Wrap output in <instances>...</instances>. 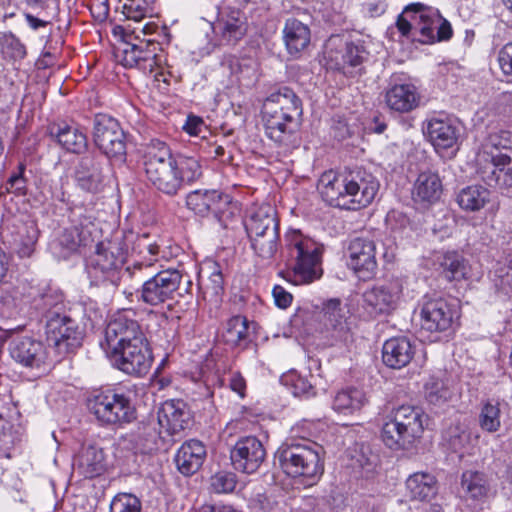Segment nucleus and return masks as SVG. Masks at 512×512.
<instances>
[{"label": "nucleus", "instance_id": "f257e3e1", "mask_svg": "<svg viewBox=\"0 0 512 512\" xmlns=\"http://www.w3.org/2000/svg\"><path fill=\"white\" fill-rule=\"evenodd\" d=\"M141 164L149 183L158 192L174 197L202 177V166L193 156H173L166 143L152 140L144 148Z\"/></svg>", "mask_w": 512, "mask_h": 512}, {"label": "nucleus", "instance_id": "f03ea898", "mask_svg": "<svg viewBox=\"0 0 512 512\" xmlns=\"http://www.w3.org/2000/svg\"><path fill=\"white\" fill-rule=\"evenodd\" d=\"M323 200L330 206L358 210L375 198L379 182L365 169L356 168L342 174L324 172L317 186Z\"/></svg>", "mask_w": 512, "mask_h": 512}, {"label": "nucleus", "instance_id": "7ed1b4c3", "mask_svg": "<svg viewBox=\"0 0 512 512\" xmlns=\"http://www.w3.org/2000/svg\"><path fill=\"white\" fill-rule=\"evenodd\" d=\"M262 114L268 138L286 149L298 145L296 135L302 121L300 97L288 86L270 93L263 102Z\"/></svg>", "mask_w": 512, "mask_h": 512}, {"label": "nucleus", "instance_id": "20e7f679", "mask_svg": "<svg viewBox=\"0 0 512 512\" xmlns=\"http://www.w3.org/2000/svg\"><path fill=\"white\" fill-rule=\"evenodd\" d=\"M124 277L132 284L125 289L127 298L134 295L139 301L150 306H158L173 299L179 289L182 274L177 269L158 270L154 263L135 261L132 266L124 269Z\"/></svg>", "mask_w": 512, "mask_h": 512}, {"label": "nucleus", "instance_id": "39448f33", "mask_svg": "<svg viewBox=\"0 0 512 512\" xmlns=\"http://www.w3.org/2000/svg\"><path fill=\"white\" fill-rule=\"evenodd\" d=\"M275 457L287 476L305 486L315 485L324 473L323 448L308 439H287Z\"/></svg>", "mask_w": 512, "mask_h": 512}, {"label": "nucleus", "instance_id": "423d86ee", "mask_svg": "<svg viewBox=\"0 0 512 512\" xmlns=\"http://www.w3.org/2000/svg\"><path fill=\"white\" fill-rule=\"evenodd\" d=\"M398 31L412 41L432 44L452 37L451 24L435 8L423 3H412L405 7L396 21Z\"/></svg>", "mask_w": 512, "mask_h": 512}, {"label": "nucleus", "instance_id": "0eeeda50", "mask_svg": "<svg viewBox=\"0 0 512 512\" xmlns=\"http://www.w3.org/2000/svg\"><path fill=\"white\" fill-rule=\"evenodd\" d=\"M398 31L412 41L432 44L452 37L451 24L435 8L423 3H412L405 7L396 21Z\"/></svg>", "mask_w": 512, "mask_h": 512}, {"label": "nucleus", "instance_id": "6e6552de", "mask_svg": "<svg viewBox=\"0 0 512 512\" xmlns=\"http://www.w3.org/2000/svg\"><path fill=\"white\" fill-rule=\"evenodd\" d=\"M429 417L421 407L400 405L391 411L382 428V440L390 449H410L422 437Z\"/></svg>", "mask_w": 512, "mask_h": 512}, {"label": "nucleus", "instance_id": "1a4fd4ad", "mask_svg": "<svg viewBox=\"0 0 512 512\" xmlns=\"http://www.w3.org/2000/svg\"><path fill=\"white\" fill-rule=\"evenodd\" d=\"M287 247L295 260V283H311L322 276V244L294 231L287 236Z\"/></svg>", "mask_w": 512, "mask_h": 512}, {"label": "nucleus", "instance_id": "9d476101", "mask_svg": "<svg viewBox=\"0 0 512 512\" xmlns=\"http://www.w3.org/2000/svg\"><path fill=\"white\" fill-rule=\"evenodd\" d=\"M87 406L101 426L121 427L136 419V409L125 393H98L88 399Z\"/></svg>", "mask_w": 512, "mask_h": 512}, {"label": "nucleus", "instance_id": "9b49d317", "mask_svg": "<svg viewBox=\"0 0 512 512\" xmlns=\"http://www.w3.org/2000/svg\"><path fill=\"white\" fill-rule=\"evenodd\" d=\"M368 51L360 42L345 41L339 35H332L326 41L324 59L328 69L346 76H354L368 59Z\"/></svg>", "mask_w": 512, "mask_h": 512}, {"label": "nucleus", "instance_id": "f8f14e48", "mask_svg": "<svg viewBox=\"0 0 512 512\" xmlns=\"http://www.w3.org/2000/svg\"><path fill=\"white\" fill-rule=\"evenodd\" d=\"M141 32L144 35L156 34L157 38L139 40L138 43L125 42V46L121 50L123 55L121 63L126 68H152L156 63L158 46L170 42L171 35L166 26L159 27L147 23L143 26Z\"/></svg>", "mask_w": 512, "mask_h": 512}, {"label": "nucleus", "instance_id": "ddd939ff", "mask_svg": "<svg viewBox=\"0 0 512 512\" xmlns=\"http://www.w3.org/2000/svg\"><path fill=\"white\" fill-rule=\"evenodd\" d=\"M123 263L124 256L119 252L118 247L112 244L109 246H105L103 243L98 244L86 268L90 284L93 286H118L121 281H130L129 278L124 277V272L120 273L119 271Z\"/></svg>", "mask_w": 512, "mask_h": 512}, {"label": "nucleus", "instance_id": "4468645a", "mask_svg": "<svg viewBox=\"0 0 512 512\" xmlns=\"http://www.w3.org/2000/svg\"><path fill=\"white\" fill-rule=\"evenodd\" d=\"M93 141L98 149L111 159H126V134L119 122L103 113L93 119Z\"/></svg>", "mask_w": 512, "mask_h": 512}, {"label": "nucleus", "instance_id": "2eb2a0df", "mask_svg": "<svg viewBox=\"0 0 512 512\" xmlns=\"http://www.w3.org/2000/svg\"><path fill=\"white\" fill-rule=\"evenodd\" d=\"M114 367L125 374L141 377L146 375L153 362L148 339L106 353Z\"/></svg>", "mask_w": 512, "mask_h": 512}, {"label": "nucleus", "instance_id": "dca6fc26", "mask_svg": "<svg viewBox=\"0 0 512 512\" xmlns=\"http://www.w3.org/2000/svg\"><path fill=\"white\" fill-rule=\"evenodd\" d=\"M46 335L60 353H69L81 345L83 330L69 311L57 315L50 314L46 322Z\"/></svg>", "mask_w": 512, "mask_h": 512}, {"label": "nucleus", "instance_id": "f3484780", "mask_svg": "<svg viewBox=\"0 0 512 512\" xmlns=\"http://www.w3.org/2000/svg\"><path fill=\"white\" fill-rule=\"evenodd\" d=\"M147 340L140 324L124 314L113 317L106 326L101 346L105 353Z\"/></svg>", "mask_w": 512, "mask_h": 512}, {"label": "nucleus", "instance_id": "a211bd4d", "mask_svg": "<svg viewBox=\"0 0 512 512\" xmlns=\"http://www.w3.org/2000/svg\"><path fill=\"white\" fill-rule=\"evenodd\" d=\"M347 311L339 299H330L323 307V339L329 346L347 344L352 341V332L347 323Z\"/></svg>", "mask_w": 512, "mask_h": 512}, {"label": "nucleus", "instance_id": "6ab92c4d", "mask_svg": "<svg viewBox=\"0 0 512 512\" xmlns=\"http://www.w3.org/2000/svg\"><path fill=\"white\" fill-rule=\"evenodd\" d=\"M402 294L399 281L373 286L362 294V307L371 317L387 315L396 309Z\"/></svg>", "mask_w": 512, "mask_h": 512}, {"label": "nucleus", "instance_id": "aec40b11", "mask_svg": "<svg viewBox=\"0 0 512 512\" xmlns=\"http://www.w3.org/2000/svg\"><path fill=\"white\" fill-rule=\"evenodd\" d=\"M266 450L262 442L255 436L241 437L230 450V459L235 470L253 474L262 465Z\"/></svg>", "mask_w": 512, "mask_h": 512}, {"label": "nucleus", "instance_id": "412c9836", "mask_svg": "<svg viewBox=\"0 0 512 512\" xmlns=\"http://www.w3.org/2000/svg\"><path fill=\"white\" fill-rule=\"evenodd\" d=\"M156 421L162 431L174 436L192 426L193 416L186 402L171 399L165 401L158 409Z\"/></svg>", "mask_w": 512, "mask_h": 512}, {"label": "nucleus", "instance_id": "4be33fe9", "mask_svg": "<svg viewBox=\"0 0 512 512\" xmlns=\"http://www.w3.org/2000/svg\"><path fill=\"white\" fill-rule=\"evenodd\" d=\"M162 432L156 419L141 421L134 429L122 435L120 441L135 454H146L158 449L159 442L164 440Z\"/></svg>", "mask_w": 512, "mask_h": 512}, {"label": "nucleus", "instance_id": "5701e85b", "mask_svg": "<svg viewBox=\"0 0 512 512\" xmlns=\"http://www.w3.org/2000/svg\"><path fill=\"white\" fill-rule=\"evenodd\" d=\"M348 266L360 279H371L377 270L376 245L366 238L353 239L347 249Z\"/></svg>", "mask_w": 512, "mask_h": 512}, {"label": "nucleus", "instance_id": "b1692460", "mask_svg": "<svg viewBox=\"0 0 512 512\" xmlns=\"http://www.w3.org/2000/svg\"><path fill=\"white\" fill-rule=\"evenodd\" d=\"M213 31L221 45L234 46L248 31L247 17L238 9L224 11L214 23Z\"/></svg>", "mask_w": 512, "mask_h": 512}, {"label": "nucleus", "instance_id": "393cba45", "mask_svg": "<svg viewBox=\"0 0 512 512\" xmlns=\"http://www.w3.org/2000/svg\"><path fill=\"white\" fill-rule=\"evenodd\" d=\"M11 357L21 365L29 368H41L47 361L48 352L42 341L31 337H19L10 343Z\"/></svg>", "mask_w": 512, "mask_h": 512}, {"label": "nucleus", "instance_id": "a878e982", "mask_svg": "<svg viewBox=\"0 0 512 512\" xmlns=\"http://www.w3.org/2000/svg\"><path fill=\"white\" fill-rule=\"evenodd\" d=\"M454 315V310L446 300L428 299L421 307V327L429 332L445 331L451 326Z\"/></svg>", "mask_w": 512, "mask_h": 512}, {"label": "nucleus", "instance_id": "bb28decb", "mask_svg": "<svg viewBox=\"0 0 512 512\" xmlns=\"http://www.w3.org/2000/svg\"><path fill=\"white\" fill-rule=\"evenodd\" d=\"M74 180L83 191L99 192L103 183L102 164L99 156L95 154L82 156L74 167Z\"/></svg>", "mask_w": 512, "mask_h": 512}, {"label": "nucleus", "instance_id": "cd10ccee", "mask_svg": "<svg viewBox=\"0 0 512 512\" xmlns=\"http://www.w3.org/2000/svg\"><path fill=\"white\" fill-rule=\"evenodd\" d=\"M206 455L205 445L199 440L190 439L185 441L178 449L174 461L181 474L190 476L201 468Z\"/></svg>", "mask_w": 512, "mask_h": 512}, {"label": "nucleus", "instance_id": "c85d7f7f", "mask_svg": "<svg viewBox=\"0 0 512 512\" xmlns=\"http://www.w3.org/2000/svg\"><path fill=\"white\" fill-rule=\"evenodd\" d=\"M415 355V347L406 337H393L382 348L383 363L392 369L407 366Z\"/></svg>", "mask_w": 512, "mask_h": 512}, {"label": "nucleus", "instance_id": "c756f323", "mask_svg": "<svg viewBox=\"0 0 512 512\" xmlns=\"http://www.w3.org/2000/svg\"><path fill=\"white\" fill-rule=\"evenodd\" d=\"M420 96L411 83L394 84L385 93L387 106L396 112L406 113L419 105Z\"/></svg>", "mask_w": 512, "mask_h": 512}, {"label": "nucleus", "instance_id": "7c9ffc66", "mask_svg": "<svg viewBox=\"0 0 512 512\" xmlns=\"http://www.w3.org/2000/svg\"><path fill=\"white\" fill-rule=\"evenodd\" d=\"M310 39L311 33L308 25L294 17L285 21L283 40L290 55L298 56L308 47Z\"/></svg>", "mask_w": 512, "mask_h": 512}, {"label": "nucleus", "instance_id": "2f4dec72", "mask_svg": "<svg viewBox=\"0 0 512 512\" xmlns=\"http://www.w3.org/2000/svg\"><path fill=\"white\" fill-rule=\"evenodd\" d=\"M245 229L248 237H254L267 232L279 231V222L274 207L269 204L255 209L246 219Z\"/></svg>", "mask_w": 512, "mask_h": 512}, {"label": "nucleus", "instance_id": "473e14b6", "mask_svg": "<svg viewBox=\"0 0 512 512\" xmlns=\"http://www.w3.org/2000/svg\"><path fill=\"white\" fill-rule=\"evenodd\" d=\"M477 439V436L472 438L470 432L457 423L443 430L441 444L446 450L457 453L459 458H463L465 454L472 453Z\"/></svg>", "mask_w": 512, "mask_h": 512}, {"label": "nucleus", "instance_id": "72a5a7b5", "mask_svg": "<svg viewBox=\"0 0 512 512\" xmlns=\"http://www.w3.org/2000/svg\"><path fill=\"white\" fill-rule=\"evenodd\" d=\"M105 467L103 450L92 445L83 448L74 461V469L89 479L101 475L105 471Z\"/></svg>", "mask_w": 512, "mask_h": 512}, {"label": "nucleus", "instance_id": "f704fd0d", "mask_svg": "<svg viewBox=\"0 0 512 512\" xmlns=\"http://www.w3.org/2000/svg\"><path fill=\"white\" fill-rule=\"evenodd\" d=\"M90 241H92L90 231L83 227L72 226L61 233L53 249L60 257L67 258L77 252L81 246H87Z\"/></svg>", "mask_w": 512, "mask_h": 512}, {"label": "nucleus", "instance_id": "c9c22d12", "mask_svg": "<svg viewBox=\"0 0 512 512\" xmlns=\"http://www.w3.org/2000/svg\"><path fill=\"white\" fill-rule=\"evenodd\" d=\"M442 182L437 173L425 171L418 175L412 190L415 202L432 204L440 199Z\"/></svg>", "mask_w": 512, "mask_h": 512}, {"label": "nucleus", "instance_id": "e433bc0d", "mask_svg": "<svg viewBox=\"0 0 512 512\" xmlns=\"http://www.w3.org/2000/svg\"><path fill=\"white\" fill-rule=\"evenodd\" d=\"M51 138L67 152L80 154L88 147L86 134L78 127L64 125L50 130Z\"/></svg>", "mask_w": 512, "mask_h": 512}, {"label": "nucleus", "instance_id": "4c0bfd02", "mask_svg": "<svg viewBox=\"0 0 512 512\" xmlns=\"http://www.w3.org/2000/svg\"><path fill=\"white\" fill-rule=\"evenodd\" d=\"M405 484L411 500L430 501L438 492L435 476L426 472H416L410 475Z\"/></svg>", "mask_w": 512, "mask_h": 512}, {"label": "nucleus", "instance_id": "58836bf2", "mask_svg": "<svg viewBox=\"0 0 512 512\" xmlns=\"http://www.w3.org/2000/svg\"><path fill=\"white\" fill-rule=\"evenodd\" d=\"M427 134L437 150L453 147L458 139L457 127L450 121L441 119H432L428 122Z\"/></svg>", "mask_w": 512, "mask_h": 512}, {"label": "nucleus", "instance_id": "ea45409f", "mask_svg": "<svg viewBox=\"0 0 512 512\" xmlns=\"http://www.w3.org/2000/svg\"><path fill=\"white\" fill-rule=\"evenodd\" d=\"M222 337L228 345L246 347L250 342L248 319L241 315L230 318L224 326Z\"/></svg>", "mask_w": 512, "mask_h": 512}, {"label": "nucleus", "instance_id": "a19ab883", "mask_svg": "<svg viewBox=\"0 0 512 512\" xmlns=\"http://www.w3.org/2000/svg\"><path fill=\"white\" fill-rule=\"evenodd\" d=\"M368 402L365 392L359 388L339 391L333 400V409L345 415L361 410Z\"/></svg>", "mask_w": 512, "mask_h": 512}, {"label": "nucleus", "instance_id": "79ce46f5", "mask_svg": "<svg viewBox=\"0 0 512 512\" xmlns=\"http://www.w3.org/2000/svg\"><path fill=\"white\" fill-rule=\"evenodd\" d=\"M453 389L449 379L431 376L424 385L425 399L432 405L441 406L453 396Z\"/></svg>", "mask_w": 512, "mask_h": 512}, {"label": "nucleus", "instance_id": "37998d69", "mask_svg": "<svg viewBox=\"0 0 512 512\" xmlns=\"http://www.w3.org/2000/svg\"><path fill=\"white\" fill-rule=\"evenodd\" d=\"M221 66L238 79H254L257 77V62L250 57H236L226 55L221 61Z\"/></svg>", "mask_w": 512, "mask_h": 512}, {"label": "nucleus", "instance_id": "c03bdc74", "mask_svg": "<svg viewBox=\"0 0 512 512\" xmlns=\"http://www.w3.org/2000/svg\"><path fill=\"white\" fill-rule=\"evenodd\" d=\"M215 198L210 210V214L218 221L223 228H228L232 219L235 217L238 207L233 203L232 198L218 190L213 194Z\"/></svg>", "mask_w": 512, "mask_h": 512}, {"label": "nucleus", "instance_id": "a18cd8bd", "mask_svg": "<svg viewBox=\"0 0 512 512\" xmlns=\"http://www.w3.org/2000/svg\"><path fill=\"white\" fill-rule=\"evenodd\" d=\"M443 276L449 280H461L467 276V266L463 257L456 252H447L438 259Z\"/></svg>", "mask_w": 512, "mask_h": 512}, {"label": "nucleus", "instance_id": "49530a36", "mask_svg": "<svg viewBox=\"0 0 512 512\" xmlns=\"http://www.w3.org/2000/svg\"><path fill=\"white\" fill-rule=\"evenodd\" d=\"M38 307L43 311L46 322L49 320L50 314L61 315L66 312V304L64 295L57 289L49 288L41 295L38 302Z\"/></svg>", "mask_w": 512, "mask_h": 512}, {"label": "nucleus", "instance_id": "de8ad7c7", "mask_svg": "<svg viewBox=\"0 0 512 512\" xmlns=\"http://www.w3.org/2000/svg\"><path fill=\"white\" fill-rule=\"evenodd\" d=\"M254 252L263 259H271L279 246V231L267 232L254 237H249Z\"/></svg>", "mask_w": 512, "mask_h": 512}, {"label": "nucleus", "instance_id": "09e8293b", "mask_svg": "<svg viewBox=\"0 0 512 512\" xmlns=\"http://www.w3.org/2000/svg\"><path fill=\"white\" fill-rule=\"evenodd\" d=\"M216 190H195L187 194L186 206L195 214L207 216L214 201L213 194Z\"/></svg>", "mask_w": 512, "mask_h": 512}, {"label": "nucleus", "instance_id": "8fccbe9b", "mask_svg": "<svg viewBox=\"0 0 512 512\" xmlns=\"http://www.w3.org/2000/svg\"><path fill=\"white\" fill-rule=\"evenodd\" d=\"M0 54L7 60H22L26 56V47L12 33H3L0 35Z\"/></svg>", "mask_w": 512, "mask_h": 512}, {"label": "nucleus", "instance_id": "3c124183", "mask_svg": "<svg viewBox=\"0 0 512 512\" xmlns=\"http://www.w3.org/2000/svg\"><path fill=\"white\" fill-rule=\"evenodd\" d=\"M159 249L157 243L151 241L147 233L138 235L132 246L133 253L140 257L138 261L152 262L155 265L158 261Z\"/></svg>", "mask_w": 512, "mask_h": 512}, {"label": "nucleus", "instance_id": "603ef678", "mask_svg": "<svg viewBox=\"0 0 512 512\" xmlns=\"http://www.w3.org/2000/svg\"><path fill=\"white\" fill-rule=\"evenodd\" d=\"M154 3L155 0H126L122 7L123 14L127 19L138 22L153 14Z\"/></svg>", "mask_w": 512, "mask_h": 512}, {"label": "nucleus", "instance_id": "864d4df0", "mask_svg": "<svg viewBox=\"0 0 512 512\" xmlns=\"http://www.w3.org/2000/svg\"><path fill=\"white\" fill-rule=\"evenodd\" d=\"M142 503L140 499L132 493H118L111 503L109 512H141Z\"/></svg>", "mask_w": 512, "mask_h": 512}, {"label": "nucleus", "instance_id": "5fc2aeb1", "mask_svg": "<svg viewBox=\"0 0 512 512\" xmlns=\"http://www.w3.org/2000/svg\"><path fill=\"white\" fill-rule=\"evenodd\" d=\"M500 402L488 401L482 408V429L489 432L497 431L500 427Z\"/></svg>", "mask_w": 512, "mask_h": 512}, {"label": "nucleus", "instance_id": "6e6d98bb", "mask_svg": "<svg viewBox=\"0 0 512 512\" xmlns=\"http://www.w3.org/2000/svg\"><path fill=\"white\" fill-rule=\"evenodd\" d=\"M459 206L466 211L480 209V186L473 185L463 188L457 196Z\"/></svg>", "mask_w": 512, "mask_h": 512}, {"label": "nucleus", "instance_id": "4d7b16f0", "mask_svg": "<svg viewBox=\"0 0 512 512\" xmlns=\"http://www.w3.org/2000/svg\"><path fill=\"white\" fill-rule=\"evenodd\" d=\"M461 488L466 497L476 500L480 495V474L476 469H469L463 472Z\"/></svg>", "mask_w": 512, "mask_h": 512}, {"label": "nucleus", "instance_id": "13d9d810", "mask_svg": "<svg viewBox=\"0 0 512 512\" xmlns=\"http://www.w3.org/2000/svg\"><path fill=\"white\" fill-rule=\"evenodd\" d=\"M237 484L236 475L221 471L211 477V488L215 493L233 492Z\"/></svg>", "mask_w": 512, "mask_h": 512}, {"label": "nucleus", "instance_id": "bf43d9fd", "mask_svg": "<svg viewBox=\"0 0 512 512\" xmlns=\"http://www.w3.org/2000/svg\"><path fill=\"white\" fill-rule=\"evenodd\" d=\"M290 381L291 392L293 393L294 396L301 397L310 396L314 394L313 386L311 383L308 382L307 379L296 374H291Z\"/></svg>", "mask_w": 512, "mask_h": 512}, {"label": "nucleus", "instance_id": "052dcab7", "mask_svg": "<svg viewBox=\"0 0 512 512\" xmlns=\"http://www.w3.org/2000/svg\"><path fill=\"white\" fill-rule=\"evenodd\" d=\"M495 276L499 279L503 289H512V257L507 258L503 265L495 269Z\"/></svg>", "mask_w": 512, "mask_h": 512}, {"label": "nucleus", "instance_id": "680f3d73", "mask_svg": "<svg viewBox=\"0 0 512 512\" xmlns=\"http://www.w3.org/2000/svg\"><path fill=\"white\" fill-rule=\"evenodd\" d=\"M499 67L505 75H512V42L505 44L498 53Z\"/></svg>", "mask_w": 512, "mask_h": 512}, {"label": "nucleus", "instance_id": "e2e57ef3", "mask_svg": "<svg viewBox=\"0 0 512 512\" xmlns=\"http://www.w3.org/2000/svg\"><path fill=\"white\" fill-rule=\"evenodd\" d=\"M24 167L20 166V172L9 177L7 181V191L15 192L17 194H24L25 180L23 178Z\"/></svg>", "mask_w": 512, "mask_h": 512}, {"label": "nucleus", "instance_id": "0e129e2a", "mask_svg": "<svg viewBox=\"0 0 512 512\" xmlns=\"http://www.w3.org/2000/svg\"><path fill=\"white\" fill-rule=\"evenodd\" d=\"M28 239L22 241L18 248V254L20 257H30L34 251V245L37 241V232L34 228L27 230Z\"/></svg>", "mask_w": 512, "mask_h": 512}, {"label": "nucleus", "instance_id": "69168bd1", "mask_svg": "<svg viewBox=\"0 0 512 512\" xmlns=\"http://www.w3.org/2000/svg\"><path fill=\"white\" fill-rule=\"evenodd\" d=\"M272 295L274 297L275 304L282 309L290 306L293 299L292 295L280 285L274 286Z\"/></svg>", "mask_w": 512, "mask_h": 512}, {"label": "nucleus", "instance_id": "338daca9", "mask_svg": "<svg viewBox=\"0 0 512 512\" xmlns=\"http://www.w3.org/2000/svg\"><path fill=\"white\" fill-rule=\"evenodd\" d=\"M31 9L37 11V14L48 15L49 10L56 5V0H23Z\"/></svg>", "mask_w": 512, "mask_h": 512}, {"label": "nucleus", "instance_id": "774afa93", "mask_svg": "<svg viewBox=\"0 0 512 512\" xmlns=\"http://www.w3.org/2000/svg\"><path fill=\"white\" fill-rule=\"evenodd\" d=\"M230 388L236 392L240 397L245 396L246 381L239 372H233L229 378Z\"/></svg>", "mask_w": 512, "mask_h": 512}]
</instances>
